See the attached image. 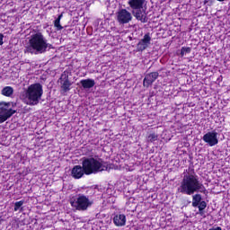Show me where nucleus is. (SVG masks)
<instances>
[{"label":"nucleus","mask_w":230,"mask_h":230,"mask_svg":"<svg viewBox=\"0 0 230 230\" xmlns=\"http://www.w3.org/2000/svg\"><path fill=\"white\" fill-rule=\"evenodd\" d=\"M203 193H206V190H203Z\"/></svg>","instance_id":"obj_26"},{"label":"nucleus","mask_w":230,"mask_h":230,"mask_svg":"<svg viewBox=\"0 0 230 230\" xmlns=\"http://www.w3.org/2000/svg\"><path fill=\"white\" fill-rule=\"evenodd\" d=\"M80 84L83 87V89H93V87H94V85H96V82L94 81V79H83L80 81Z\"/></svg>","instance_id":"obj_15"},{"label":"nucleus","mask_w":230,"mask_h":230,"mask_svg":"<svg viewBox=\"0 0 230 230\" xmlns=\"http://www.w3.org/2000/svg\"><path fill=\"white\" fill-rule=\"evenodd\" d=\"M3 39H4V35H3V33H0V46H3V44H4Z\"/></svg>","instance_id":"obj_22"},{"label":"nucleus","mask_w":230,"mask_h":230,"mask_svg":"<svg viewBox=\"0 0 230 230\" xmlns=\"http://www.w3.org/2000/svg\"><path fill=\"white\" fill-rule=\"evenodd\" d=\"M8 105H10L9 102H0V125L10 119V118L17 112V111L12 108L7 109L6 107H8Z\"/></svg>","instance_id":"obj_7"},{"label":"nucleus","mask_w":230,"mask_h":230,"mask_svg":"<svg viewBox=\"0 0 230 230\" xmlns=\"http://www.w3.org/2000/svg\"><path fill=\"white\" fill-rule=\"evenodd\" d=\"M146 0H128V4L129 8L132 10V13L137 21H140V22L146 23L148 22V17L146 16V13L143 11V6H145V3Z\"/></svg>","instance_id":"obj_5"},{"label":"nucleus","mask_w":230,"mask_h":230,"mask_svg":"<svg viewBox=\"0 0 230 230\" xmlns=\"http://www.w3.org/2000/svg\"><path fill=\"white\" fill-rule=\"evenodd\" d=\"M158 138H159V136L155 133H151L147 136L148 143H155V141H157Z\"/></svg>","instance_id":"obj_19"},{"label":"nucleus","mask_w":230,"mask_h":230,"mask_svg":"<svg viewBox=\"0 0 230 230\" xmlns=\"http://www.w3.org/2000/svg\"><path fill=\"white\" fill-rule=\"evenodd\" d=\"M113 224L116 227H123L127 225V216L117 214L113 217Z\"/></svg>","instance_id":"obj_14"},{"label":"nucleus","mask_w":230,"mask_h":230,"mask_svg":"<svg viewBox=\"0 0 230 230\" xmlns=\"http://www.w3.org/2000/svg\"><path fill=\"white\" fill-rule=\"evenodd\" d=\"M157 78H159V72H151L146 75L143 81L144 87H150V85H152V84H154Z\"/></svg>","instance_id":"obj_12"},{"label":"nucleus","mask_w":230,"mask_h":230,"mask_svg":"<svg viewBox=\"0 0 230 230\" xmlns=\"http://www.w3.org/2000/svg\"><path fill=\"white\" fill-rule=\"evenodd\" d=\"M199 190H200L199 179L192 174L184 175L180 186L181 193L184 195H193V193L199 191Z\"/></svg>","instance_id":"obj_3"},{"label":"nucleus","mask_w":230,"mask_h":230,"mask_svg":"<svg viewBox=\"0 0 230 230\" xmlns=\"http://www.w3.org/2000/svg\"><path fill=\"white\" fill-rule=\"evenodd\" d=\"M60 19H62V14H60L55 21H54V26L57 28L58 31H60L61 30H64V27L60 25Z\"/></svg>","instance_id":"obj_18"},{"label":"nucleus","mask_w":230,"mask_h":230,"mask_svg":"<svg viewBox=\"0 0 230 230\" xmlns=\"http://www.w3.org/2000/svg\"><path fill=\"white\" fill-rule=\"evenodd\" d=\"M203 141L208 145V146H216L218 145V133L217 131H209L203 136Z\"/></svg>","instance_id":"obj_9"},{"label":"nucleus","mask_w":230,"mask_h":230,"mask_svg":"<svg viewBox=\"0 0 230 230\" xmlns=\"http://www.w3.org/2000/svg\"><path fill=\"white\" fill-rule=\"evenodd\" d=\"M207 206L206 201H202V209H206Z\"/></svg>","instance_id":"obj_24"},{"label":"nucleus","mask_w":230,"mask_h":230,"mask_svg":"<svg viewBox=\"0 0 230 230\" xmlns=\"http://www.w3.org/2000/svg\"><path fill=\"white\" fill-rule=\"evenodd\" d=\"M200 200H202V196H200V194H196L195 196H193L192 199V206L193 208H199V211L200 213V215L202 214V202H200Z\"/></svg>","instance_id":"obj_16"},{"label":"nucleus","mask_w":230,"mask_h":230,"mask_svg":"<svg viewBox=\"0 0 230 230\" xmlns=\"http://www.w3.org/2000/svg\"><path fill=\"white\" fill-rule=\"evenodd\" d=\"M188 53H191V48L182 47L181 49V57H184V55H188Z\"/></svg>","instance_id":"obj_20"},{"label":"nucleus","mask_w":230,"mask_h":230,"mask_svg":"<svg viewBox=\"0 0 230 230\" xmlns=\"http://www.w3.org/2000/svg\"><path fill=\"white\" fill-rule=\"evenodd\" d=\"M152 42V37L150 36V32H147L144 35L143 39H141L137 44V51L143 52L145 49L150 46Z\"/></svg>","instance_id":"obj_11"},{"label":"nucleus","mask_w":230,"mask_h":230,"mask_svg":"<svg viewBox=\"0 0 230 230\" xmlns=\"http://www.w3.org/2000/svg\"><path fill=\"white\" fill-rule=\"evenodd\" d=\"M71 175L74 179H82L85 175V168L84 165H75L72 168Z\"/></svg>","instance_id":"obj_13"},{"label":"nucleus","mask_w":230,"mask_h":230,"mask_svg":"<svg viewBox=\"0 0 230 230\" xmlns=\"http://www.w3.org/2000/svg\"><path fill=\"white\" fill-rule=\"evenodd\" d=\"M48 48H49V49H53V45L48 43V41H47V49H48Z\"/></svg>","instance_id":"obj_23"},{"label":"nucleus","mask_w":230,"mask_h":230,"mask_svg":"<svg viewBox=\"0 0 230 230\" xmlns=\"http://www.w3.org/2000/svg\"><path fill=\"white\" fill-rule=\"evenodd\" d=\"M1 93L3 96H6V98H12V96H13V87L4 86L2 89Z\"/></svg>","instance_id":"obj_17"},{"label":"nucleus","mask_w":230,"mask_h":230,"mask_svg":"<svg viewBox=\"0 0 230 230\" xmlns=\"http://www.w3.org/2000/svg\"><path fill=\"white\" fill-rule=\"evenodd\" d=\"M22 204H24V201L20 200V201H16L14 203V211H19V209L21 208V207L22 206Z\"/></svg>","instance_id":"obj_21"},{"label":"nucleus","mask_w":230,"mask_h":230,"mask_svg":"<svg viewBox=\"0 0 230 230\" xmlns=\"http://www.w3.org/2000/svg\"><path fill=\"white\" fill-rule=\"evenodd\" d=\"M117 21L119 24H128L132 21V13L127 9H119L117 13Z\"/></svg>","instance_id":"obj_8"},{"label":"nucleus","mask_w":230,"mask_h":230,"mask_svg":"<svg viewBox=\"0 0 230 230\" xmlns=\"http://www.w3.org/2000/svg\"><path fill=\"white\" fill-rule=\"evenodd\" d=\"M105 162L102 158L94 157H84L82 161V166L85 171V175H93L107 170V166L103 165Z\"/></svg>","instance_id":"obj_2"},{"label":"nucleus","mask_w":230,"mask_h":230,"mask_svg":"<svg viewBox=\"0 0 230 230\" xmlns=\"http://www.w3.org/2000/svg\"><path fill=\"white\" fill-rule=\"evenodd\" d=\"M46 51H48V40L40 32L32 34L29 40V46L25 47L24 53L33 55L35 52L42 54Z\"/></svg>","instance_id":"obj_1"},{"label":"nucleus","mask_w":230,"mask_h":230,"mask_svg":"<svg viewBox=\"0 0 230 230\" xmlns=\"http://www.w3.org/2000/svg\"><path fill=\"white\" fill-rule=\"evenodd\" d=\"M42 94H44V89L40 83H35L29 85L25 91V98L30 102V105H39Z\"/></svg>","instance_id":"obj_4"},{"label":"nucleus","mask_w":230,"mask_h":230,"mask_svg":"<svg viewBox=\"0 0 230 230\" xmlns=\"http://www.w3.org/2000/svg\"><path fill=\"white\" fill-rule=\"evenodd\" d=\"M69 203L76 211H87L93 206V201L89 199V196L84 194H77L75 197H72Z\"/></svg>","instance_id":"obj_6"},{"label":"nucleus","mask_w":230,"mask_h":230,"mask_svg":"<svg viewBox=\"0 0 230 230\" xmlns=\"http://www.w3.org/2000/svg\"><path fill=\"white\" fill-rule=\"evenodd\" d=\"M58 82L60 83L61 90L64 93H69V91H71V86L73 85V83L69 81V75H67L66 72L61 74Z\"/></svg>","instance_id":"obj_10"},{"label":"nucleus","mask_w":230,"mask_h":230,"mask_svg":"<svg viewBox=\"0 0 230 230\" xmlns=\"http://www.w3.org/2000/svg\"><path fill=\"white\" fill-rule=\"evenodd\" d=\"M206 3H208L207 1L204 2V4H206Z\"/></svg>","instance_id":"obj_25"}]
</instances>
